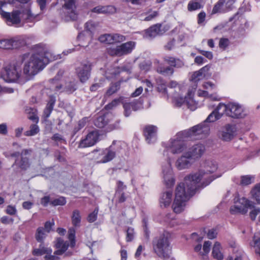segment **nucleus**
Segmentation results:
<instances>
[{
  "label": "nucleus",
  "instance_id": "nucleus-8",
  "mask_svg": "<svg viewBox=\"0 0 260 260\" xmlns=\"http://www.w3.org/2000/svg\"><path fill=\"white\" fill-rule=\"evenodd\" d=\"M163 59L170 66L164 67L162 64H159L156 67V71L159 74L165 76L173 75L174 72V68H181L184 66V61L180 58L170 56H166L164 57Z\"/></svg>",
  "mask_w": 260,
  "mask_h": 260
},
{
  "label": "nucleus",
  "instance_id": "nucleus-21",
  "mask_svg": "<svg viewBox=\"0 0 260 260\" xmlns=\"http://www.w3.org/2000/svg\"><path fill=\"white\" fill-rule=\"evenodd\" d=\"M236 135V127L234 125L228 124L225 125L221 132V138L224 141H230Z\"/></svg>",
  "mask_w": 260,
  "mask_h": 260
},
{
  "label": "nucleus",
  "instance_id": "nucleus-32",
  "mask_svg": "<svg viewBox=\"0 0 260 260\" xmlns=\"http://www.w3.org/2000/svg\"><path fill=\"white\" fill-rule=\"evenodd\" d=\"M71 219L72 223L74 226L79 227L80 226L81 217L80 212L78 210L73 211Z\"/></svg>",
  "mask_w": 260,
  "mask_h": 260
},
{
  "label": "nucleus",
  "instance_id": "nucleus-64",
  "mask_svg": "<svg viewBox=\"0 0 260 260\" xmlns=\"http://www.w3.org/2000/svg\"><path fill=\"white\" fill-rule=\"evenodd\" d=\"M217 235V233L216 230L214 229H212L208 231L207 233V237L210 239H213L216 237Z\"/></svg>",
  "mask_w": 260,
  "mask_h": 260
},
{
  "label": "nucleus",
  "instance_id": "nucleus-16",
  "mask_svg": "<svg viewBox=\"0 0 260 260\" xmlns=\"http://www.w3.org/2000/svg\"><path fill=\"white\" fill-rule=\"evenodd\" d=\"M136 43L134 41H129L117 46L111 50V54L116 56H122L129 54L135 48Z\"/></svg>",
  "mask_w": 260,
  "mask_h": 260
},
{
  "label": "nucleus",
  "instance_id": "nucleus-29",
  "mask_svg": "<svg viewBox=\"0 0 260 260\" xmlns=\"http://www.w3.org/2000/svg\"><path fill=\"white\" fill-rule=\"evenodd\" d=\"M47 232L44 230V228L40 226L38 228L35 234V238L37 242L44 243V241L47 236Z\"/></svg>",
  "mask_w": 260,
  "mask_h": 260
},
{
  "label": "nucleus",
  "instance_id": "nucleus-49",
  "mask_svg": "<svg viewBox=\"0 0 260 260\" xmlns=\"http://www.w3.org/2000/svg\"><path fill=\"white\" fill-rule=\"evenodd\" d=\"M65 89L67 92L69 93H72L77 89V87L74 82H69L67 83Z\"/></svg>",
  "mask_w": 260,
  "mask_h": 260
},
{
  "label": "nucleus",
  "instance_id": "nucleus-52",
  "mask_svg": "<svg viewBox=\"0 0 260 260\" xmlns=\"http://www.w3.org/2000/svg\"><path fill=\"white\" fill-rule=\"evenodd\" d=\"M98 211V209L96 208L92 213L88 215L87 217V220L88 222H93L96 220Z\"/></svg>",
  "mask_w": 260,
  "mask_h": 260
},
{
  "label": "nucleus",
  "instance_id": "nucleus-26",
  "mask_svg": "<svg viewBox=\"0 0 260 260\" xmlns=\"http://www.w3.org/2000/svg\"><path fill=\"white\" fill-rule=\"evenodd\" d=\"M92 12L98 14H112L116 12V8L111 5L98 6L93 8Z\"/></svg>",
  "mask_w": 260,
  "mask_h": 260
},
{
  "label": "nucleus",
  "instance_id": "nucleus-2",
  "mask_svg": "<svg viewBox=\"0 0 260 260\" xmlns=\"http://www.w3.org/2000/svg\"><path fill=\"white\" fill-rule=\"evenodd\" d=\"M198 176L189 174L184 178V183H180L177 186L173 204L175 213H179L183 210L185 203L200 187Z\"/></svg>",
  "mask_w": 260,
  "mask_h": 260
},
{
  "label": "nucleus",
  "instance_id": "nucleus-7",
  "mask_svg": "<svg viewBox=\"0 0 260 260\" xmlns=\"http://www.w3.org/2000/svg\"><path fill=\"white\" fill-rule=\"evenodd\" d=\"M217 169V164L213 160H207L205 161L203 166V169H201L198 172L191 174L192 176H198L199 183L202 179L206 180L201 184L202 187L206 186L209 184L213 180L221 176V174L218 175H213L208 176L209 174L213 173Z\"/></svg>",
  "mask_w": 260,
  "mask_h": 260
},
{
  "label": "nucleus",
  "instance_id": "nucleus-4",
  "mask_svg": "<svg viewBox=\"0 0 260 260\" xmlns=\"http://www.w3.org/2000/svg\"><path fill=\"white\" fill-rule=\"evenodd\" d=\"M208 130V127H205L203 129L202 124H198L187 131L178 133L175 138L170 140L167 148L174 154L183 153L186 148L185 138L199 135L203 132H207Z\"/></svg>",
  "mask_w": 260,
  "mask_h": 260
},
{
  "label": "nucleus",
  "instance_id": "nucleus-18",
  "mask_svg": "<svg viewBox=\"0 0 260 260\" xmlns=\"http://www.w3.org/2000/svg\"><path fill=\"white\" fill-rule=\"evenodd\" d=\"M193 160L190 156L184 151L176 160L175 165L178 170H182L189 168Z\"/></svg>",
  "mask_w": 260,
  "mask_h": 260
},
{
  "label": "nucleus",
  "instance_id": "nucleus-1",
  "mask_svg": "<svg viewBox=\"0 0 260 260\" xmlns=\"http://www.w3.org/2000/svg\"><path fill=\"white\" fill-rule=\"evenodd\" d=\"M21 63L25 62L23 73L29 76H34L43 70L50 61L55 59L46 45L36 47V52L24 53L20 56Z\"/></svg>",
  "mask_w": 260,
  "mask_h": 260
},
{
  "label": "nucleus",
  "instance_id": "nucleus-63",
  "mask_svg": "<svg viewBox=\"0 0 260 260\" xmlns=\"http://www.w3.org/2000/svg\"><path fill=\"white\" fill-rule=\"evenodd\" d=\"M252 209L253 210L250 212L249 216L251 220H254L257 215L260 213V209L254 208V206Z\"/></svg>",
  "mask_w": 260,
  "mask_h": 260
},
{
  "label": "nucleus",
  "instance_id": "nucleus-44",
  "mask_svg": "<svg viewBox=\"0 0 260 260\" xmlns=\"http://www.w3.org/2000/svg\"><path fill=\"white\" fill-rule=\"evenodd\" d=\"M106 81L104 77H101L99 79V82L93 84L90 87V89L91 91H95L100 87L104 86V84Z\"/></svg>",
  "mask_w": 260,
  "mask_h": 260
},
{
  "label": "nucleus",
  "instance_id": "nucleus-42",
  "mask_svg": "<svg viewBox=\"0 0 260 260\" xmlns=\"http://www.w3.org/2000/svg\"><path fill=\"white\" fill-rule=\"evenodd\" d=\"M203 75L199 70L194 72L191 77L190 80L196 84L203 78ZM197 86V85L195 84L194 88H196Z\"/></svg>",
  "mask_w": 260,
  "mask_h": 260
},
{
  "label": "nucleus",
  "instance_id": "nucleus-19",
  "mask_svg": "<svg viewBox=\"0 0 260 260\" xmlns=\"http://www.w3.org/2000/svg\"><path fill=\"white\" fill-rule=\"evenodd\" d=\"M223 114V112H222V108H219V104L218 106L217 107V108L209 115V116L207 117L206 119L204 121V122L201 123L200 124H202L203 129H204V127H206V126L208 127V128L209 129V126L207 125L206 123H208V122L209 123L213 122L216 121L217 120L220 119L222 117ZM209 131V129L208 130V131L207 132H203L201 134H208Z\"/></svg>",
  "mask_w": 260,
  "mask_h": 260
},
{
  "label": "nucleus",
  "instance_id": "nucleus-14",
  "mask_svg": "<svg viewBox=\"0 0 260 260\" xmlns=\"http://www.w3.org/2000/svg\"><path fill=\"white\" fill-rule=\"evenodd\" d=\"M239 204L240 205H235L231 206L230 208V213L232 214H236L240 213L245 214L248 212V209L253 208V203L242 198L239 199Z\"/></svg>",
  "mask_w": 260,
  "mask_h": 260
},
{
  "label": "nucleus",
  "instance_id": "nucleus-57",
  "mask_svg": "<svg viewBox=\"0 0 260 260\" xmlns=\"http://www.w3.org/2000/svg\"><path fill=\"white\" fill-rule=\"evenodd\" d=\"M112 37L113 39V43L115 42H121L125 40V36L118 34H113Z\"/></svg>",
  "mask_w": 260,
  "mask_h": 260
},
{
  "label": "nucleus",
  "instance_id": "nucleus-62",
  "mask_svg": "<svg viewBox=\"0 0 260 260\" xmlns=\"http://www.w3.org/2000/svg\"><path fill=\"white\" fill-rule=\"evenodd\" d=\"M6 213L10 215H14L17 213V210L14 206L8 205L6 209Z\"/></svg>",
  "mask_w": 260,
  "mask_h": 260
},
{
  "label": "nucleus",
  "instance_id": "nucleus-36",
  "mask_svg": "<svg viewBox=\"0 0 260 260\" xmlns=\"http://www.w3.org/2000/svg\"><path fill=\"white\" fill-rule=\"evenodd\" d=\"M87 121L88 118L85 117L78 121L77 125L75 126L73 129V136L85 126Z\"/></svg>",
  "mask_w": 260,
  "mask_h": 260
},
{
  "label": "nucleus",
  "instance_id": "nucleus-60",
  "mask_svg": "<svg viewBox=\"0 0 260 260\" xmlns=\"http://www.w3.org/2000/svg\"><path fill=\"white\" fill-rule=\"evenodd\" d=\"M198 52L203 55V56H205L206 58H207L209 59H212L213 58V53L212 52L208 51H205L201 49H198Z\"/></svg>",
  "mask_w": 260,
  "mask_h": 260
},
{
  "label": "nucleus",
  "instance_id": "nucleus-24",
  "mask_svg": "<svg viewBox=\"0 0 260 260\" xmlns=\"http://www.w3.org/2000/svg\"><path fill=\"white\" fill-rule=\"evenodd\" d=\"M157 130V127L153 125H148L145 126L144 133L148 143H153L155 141Z\"/></svg>",
  "mask_w": 260,
  "mask_h": 260
},
{
  "label": "nucleus",
  "instance_id": "nucleus-28",
  "mask_svg": "<svg viewBox=\"0 0 260 260\" xmlns=\"http://www.w3.org/2000/svg\"><path fill=\"white\" fill-rule=\"evenodd\" d=\"M52 249L44 246V243H41L39 248L33 250L32 254L36 256H41L45 254H51Z\"/></svg>",
  "mask_w": 260,
  "mask_h": 260
},
{
  "label": "nucleus",
  "instance_id": "nucleus-5",
  "mask_svg": "<svg viewBox=\"0 0 260 260\" xmlns=\"http://www.w3.org/2000/svg\"><path fill=\"white\" fill-rule=\"evenodd\" d=\"M169 234L164 232L152 241L154 252L160 258L166 260L171 257V247L169 240Z\"/></svg>",
  "mask_w": 260,
  "mask_h": 260
},
{
  "label": "nucleus",
  "instance_id": "nucleus-45",
  "mask_svg": "<svg viewBox=\"0 0 260 260\" xmlns=\"http://www.w3.org/2000/svg\"><path fill=\"white\" fill-rule=\"evenodd\" d=\"M254 177L250 175L242 176L241 179V184L242 185H248L252 182Z\"/></svg>",
  "mask_w": 260,
  "mask_h": 260
},
{
  "label": "nucleus",
  "instance_id": "nucleus-55",
  "mask_svg": "<svg viewBox=\"0 0 260 260\" xmlns=\"http://www.w3.org/2000/svg\"><path fill=\"white\" fill-rule=\"evenodd\" d=\"M134 230L132 228H128L126 231V240L127 242H131L134 239Z\"/></svg>",
  "mask_w": 260,
  "mask_h": 260
},
{
  "label": "nucleus",
  "instance_id": "nucleus-48",
  "mask_svg": "<svg viewBox=\"0 0 260 260\" xmlns=\"http://www.w3.org/2000/svg\"><path fill=\"white\" fill-rule=\"evenodd\" d=\"M54 225V222L53 220L52 221H47L44 223V230L47 233H49L50 232L53 231V227Z\"/></svg>",
  "mask_w": 260,
  "mask_h": 260
},
{
  "label": "nucleus",
  "instance_id": "nucleus-54",
  "mask_svg": "<svg viewBox=\"0 0 260 260\" xmlns=\"http://www.w3.org/2000/svg\"><path fill=\"white\" fill-rule=\"evenodd\" d=\"M124 98L123 96H120L119 98L115 99L113 100L111 103L106 106V107H108L109 108H112L113 107H115L120 103L122 102Z\"/></svg>",
  "mask_w": 260,
  "mask_h": 260
},
{
  "label": "nucleus",
  "instance_id": "nucleus-15",
  "mask_svg": "<svg viewBox=\"0 0 260 260\" xmlns=\"http://www.w3.org/2000/svg\"><path fill=\"white\" fill-rule=\"evenodd\" d=\"M76 0H67L62 6L66 21L75 20L77 18L75 3Z\"/></svg>",
  "mask_w": 260,
  "mask_h": 260
},
{
  "label": "nucleus",
  "instance_id": "nucleus-43",
  "mask_svg": "<svg viewBox=\"0 0 260 260\" xmlns=\"http://www.w3.org/2000/svg\"><path fill=\"white\" fill-rule=\"evenodd\" d=\"M96 27L95 23L92 21L87 22L85 24V30L91 36L92 32Z\"/></svg>",
  "mask_w": 260,
  "mask_h": 260
},
{
  "label": "nucleus",
  "instance_id": "nucleus-34",
  "mask_svg": "<svg viewBox=\"0 0 260 260\" xmlns=\"http://www.w3.org/2000/svg\"><path fill=\"white\" fill-rule=\"evenodd\" d=\"M226 1L227 0H218L213 8L212 14H214L222 12L223 7L224 5H226Z\"/></svg>",
  "mask_w": 260,
  "mask_h": 260
},
{
  "label": "nucleus",
  "instance_id": "nucleus-17",
  "mask_svg": "<svg viewBox=\"0 0 260 260\" xmlns=\"http://www.w3.org/2000/svg\"><path fill=\"white\" fill-rule=\"evenodd\" d=\"M114 142L108 148L103 150L99 153L100 158L98 160L99 163H106L112 160L116 156Z\"/></svg>",
  "mask_w": 260,
  "mask_h": 260
},
{
  "label": "nucleus",
  "instance_id": "nucleus-59",
  "mask_svg": "<svg viewBox=\"0 0 260 260\" xmlns=\"http://www.w3.org/2000/svg\"><path fill=\"white\" fill-rule=\"evenodd\" d=\"M229 44V40L228 39L221 38L219 42V47L220 48L225 49Z\"/></svg>",
  "mask_w": 260,
  "mask_h": 260
},
{
  "label": "nucleus",
  "instance_id": "nucleus-47",
  "mask_svg": "<svg viewBox=\"0 0 260 260\" xmlns=\"http://www.w3.org/2000/svg\"><path fill=\"white\" fill-rule=\"evenodd\" d=\"M34 109L31 108L26 109V111L27 113H29L30 114L28 116V118L34 122L37 123L38 122V117L36 114L34 113L33 111Z\"/></svg>",
  "mask_w": 260,
  "mask_h": 260
},
{
  "label": "nucleus",
  "instance_id": "nucleus-3",
  "mask_svg": "<svg viewBox=\"0 0 260 260\" xmlns=\"http://www.w3.org/2000/svg\"><path fill=\"white\" fill-rule=\"evenodd\" d=\"M5 5L6 2L0 1V15L9 25L18 24L20 23L21 19L26 22L37 21L40 19V15L32 14L29 7L13 10L12 12H7L2 9Z\"/></svg>",
  "mask_w": 260,
  "mask_h": 260
},
{
  "label": "nucleus",
  "instance_id": "nucleus-51",
  "mask_svg": "<svg viewBox=\"0 0 260 260\" xmlns=\"http://www.w3.org/2000/svg\"><path fill=\"white\" fill-rule=\"evenodd\" d=\"M211 245V242L209 241H205L203 245V249L204 252H200L202 255H206L208 254L210 250V247Z\"/></svg>",
  "mask_w": 260,
  "mask_h": 260
},
{
  "label": "nucleus",
  "instance_id": "nucleus-56",
  "mask_svg": "<svg viewBox=\"0 0 260 260\" xmlns=\"http://www.w3.org/2000/svg\"><path fill=\"white\" fill-rule=\"evenodd\" d=\"M206 16V13L204 11H202L198 15V23L199 25H204V21Z\"/></svg>",
  "mask_w": 260,
  "mask_h": 260
},
{
  "label": "nucleus",
  "instance_id": "nucleus-6",
  "mask_svg": "<svg viewBox=\"0 0 260 260\" xmlns=\"http://www.w3.org/2000/svg\"><path fill=\"white\" fill-rule=\"evenodd\" d=\"M162 173L165 184L168 190L161 193L159 203L161 207H167L170 205L172 199V191L169 188L174 186L175 181L170 162H168L166 168H162Z\"/></svg>",
  "mask_w": 260,
  "mask_h": 260
},
{
  "label": "nucleus",
  "instance_id": "nucleus-13",
  "mask_svg": "<svg viewBox=\"0 0 260 260\" xmlns=\"http://www.w3.org/2000/svg\"><path fill=\"white\" fill-rule=\"evenodd\" d=\"M92 64L89 61H82L75 69L76 74L79 81L85 83L90 78Z\"/></svg>",
  "mask_w": 260,
  "mask_h": 260
},
{
  "label": "nucleus",
  "instance_id": "nucleus-10",
  "mask_svg": "<svg viewBox=\"0 0 260 260\" xmlns=\"http://www.w3.org/2000/svg\"><path fill=\"white\" fill-rule=\"evenodd\" d=\"M219 108H222L223 113H225L227 116L233 118H243L247 115L244 108L237 103H229L226 105L220 103Z\"/></svg>",
  "mask_w": 260,
  "mask_h": 260
},
{
  "label": "nucleus",
  "instance_id": "nucleus-23",
  "mask_svg": "<svg viewBox=\"0 0 260 260\" xmlns=\"http://www.w3.org/2000/svg\"><path fill=\"white\" fill-rule=\"evenodd\" d=\"M161 25L158 23L152 25L148 29L144 30V37L146 38L149 39L162 35L164 32L161 29Z\"/></svg>",
  "mask_w": 260,
  "mask_h": 260
},
{
  "label": "nucleus",
  "instance_id": "nucleus-31",
  "mask_svg": "<svg viewBox=\"0 0 260 260\" xmlns=\"http://www.w3.org/2000/svg\"><path fill=\"white\" fill-rule=\"evenodd\" d=\"M203 8V4L197 2V0H190L187 6V10L189 12H193L200 10Z\"/></svg>",
  "mask_w": 260,
  "mask_h": 260
},
{
  "label": "nucleus",
  "instance_id": "nucleus-38",
  "mask_svg": "<svg viewBox=\"0 0 260 260\" xmlns=\"http://www.w3.org/2000/svg\"><path fill=\"white\" fill-rule=\"evenodd\" d=\"M251 196L256 200L257 204H260V183L256 184L251 191Z\"/></svg>",
  "mask_w": 260,
  "mask_h": 260
},
{
  "label": "nucleus",
  "instance_id": "nucleus-12",
  "mask_svg": "<svg viewBox=\"0 0 260 260\" xmlns=\"http://www.w3.org/2000/svg\"><path fill=\"white\" fill-rule=\"evenodd\" d=\"M26 41L20 36L0 40V48L5 50L17 49L24 46Z\"/></svg>",
  "mask_w": 260,
  "mask_h": 260
},
{
  "label": "nucleus",
  "instance_id": "nucleus-35",
  "mask_svg": "<svg viewBox=\"0 0 260 260\" xmlns=\"http://www.w3.org/2000/svg\"><path fill=\"white\" fill-rule=\"evenodd\" d=\"M120 81L116 82L114 83H112L106 93V95L110 96L116 93L120 89Z\"/></svg>",
  "mask_w": 260,
  "mask_h": 260
},
{
  "label": "nucleus",
  "instance_id": "nucleus-37",
  "mask_svg": "<svg viewBox=\"0 0 260 260\" xmlns=\"http://www.w3.org/2000/svg\"><path fill=\"white\" fill-rule=\"evenodd\" d=\"M30 129L24 132V135L25 136L29 137L37 135L40 131L39 126L36 124L30 125Z\"/></svg>",
  "mask_w": 260,
  "mask_h": 260
},
{
  "label": "nucleus",
  "instance_id": "nucleus-50",
  "mask_svg": "<svg viewBox=\"0 0 260 260\" xmlns=\"http://www.w3.org/2000/svg\"><path fill=\"white\" fill-rule=\"evenodd\" d=\"M123 107L124 109V115L125 117H128L131 114L132 108L129 103H123Z\"/></svg>",
  "mask_w": 260,
  "mask_h": 260
},
{
  "label": "nucleus",
  "instance_id": "nucleus-41",
  "mask_svg": "<svg viewBox=\"0 0 260 260\" xmlns=\"http://www.w3.org/2000/svg\"><path fill=\"white\" fill-rule=\"evenodd\" d=\"M67 203L66 199L63 197H59L58 198L54 199L51 201L50 205L53 206H63Z\"/></svg>",
  "mask_w": 260,
  "mask_h": 260
},
{
  "label": "nucleus",
  "instance_id": "nucleus-46",
  "mask_svg": "<svg viewBox=\"0 0 260 260\" xmlns=\"http://www.w3.org/2000/svg\"><path fill=\"white\" fill-rule=\"evenodd\" d=\"M129 103L132 110L134 111L139 110L142 108V103L140 100L129 102Z\"/></svg>",
  "mask_w": 260,
  "mask_h": 260
},
{
  "label": "nucleus",
  "instance_id": "nucleus-53",
  "mask_svg": "<svg viewBox=\"0 0 260 260\" xmlns=\"http://www.w3.org/2000/svg\"><path fill=\"white\" fill-rule=\"evenodd\" d=\"M160 83H158L157 84V90L159 92H161L162 93L167 94V85L164 81L161 80Z\"/></svg>",
  "mask_w": 260,
  "mask_h": 260
},
{
  "label": "nucleus",
  "instance_id": "nucleus-58",
  "mask_svg": "<svg viewBox=\"0 0 260 260\" xmlns=\"http://www.w3.org/2000/svg\"><path fill=\"white\" fill-rule=\"evenodd\" d=\"M143 227L145 237L148 239L149 238V231L147 227V220L146 218L143 219Z\"/></svg>",
  "mask_w": 260,
  "mask_h": 260
},
{
  "label": "nucleus",
  "instance_id": "nucleus-40",
  "mask_svg": "<svg viewBox=\"0 0 260 260\" xmlns=\"http://www.w3.org/2000/svg\"><path fill=\"white\" fill-rule=\"evenodd\" d=\"M99 40L102 43H105L108 44H113L112 35L111 34L102 35L99 38Z\"/></svg>",
  "mask_w": 260,
  "mask_h": 260
},
{
  "label": "nucleus",
  "instance_id": "nucleus-61",
  "mask_svg": "<svg viewBox=\"0 0 260 260\" xmlns=\"http://www.w3.org/2000/svg\"><path fill=\"white\" fill-rule=\"evenodd\" d=\"M0 221L4 224H13L14 222V219L12 218H9L7 216H4L1 218Z\"/></svg>",
  "mask_w": 260,
  "mask_h": 260
},
{
  "label": "nucleus",
  "instance_id": "nucleus-22",
  "mask_svg": "<svg viewBox=\"0 0 260 260\" xmlns=\"http://www.w3.org/2000/svg\"><path fill=\"white\" fill-rule=\"evenodd\" d=\"M205 150L204 145L201 144L194 145L189 148L185 152L190 156L192 160L200 158Z\"/></svg>",
  "mask_w": 260,
  "mask_h": 260
},
{
  "label": "nucleus",
  "instance_id": "nucleus-9",
  "mask_svg": "<svg viewBox=\"0 0 260 260\" xmlns=\"http://www.w3.org/2000/svg\"><path fill=\"white\" fill-rule=\"evenodd\" d=\"M32 152L31 148L24 149L21 152V157L15 159L12 167L16 173H21L27 171L31 166V162L27 155H30Z\"/></svg>",
  "mask_w": 260,
  "mask_h": 260
},
{
  "label": "nucleus",
  "instance_id": "nucleus-11",
  "mask_svg": "<svg viewBox=\"0 0 260 260\" xmlns=\"http://www.w3.org/2000/svg\"><path fill=\"white\" fill-rule=\"evenodd\" d=\"M21 73L20 66L9 64L5 67L1 73V77L7 82H14L19 80Z\"/></svg>",
  "mask_w": 260,
  "mask_h": 260
},
{
  "label": "nucleus",
  "instance_id": "nucleus-27",
  "mask_svg": "<svg viewBox=\"0 0 260 260\" xmlns=\"http://www.w3.org/2000/svg\"><path fill=\"white\" fill-rule=\"evenodd\" d=\"M55 102L56 99L54 96L51 95L49 97V101L43 112V116L45 119L48 118L50 116L53 109Z\"/></svg>",
  "mask_w": 260,
  "mask_h": 260
},
{
  "label": "nucleus",
  "instance_id": "nucleus-39",
  "mask_svg": "<svg viewBox=\"0 0 260 260\" xmlns=\"http://www.w3.org/2000/svg\"><path fill=\"white\" fill-rule=\"evenodd\" d=\"M75 233V230L73 228H70L68 231V239L70 242V246L72 248L74 247L76 245Z\"/></svg>",
  "mask_w": 260,
  "mask_h": 260
},
{
  "label": "nucleus",
  "instance_id": "nucleus-30",
  "mask_svg": "<svg viewBox=\"0 0 260 260\" xmlns=\"http://www.w3.org/2000/svg\"><path fill=\"white\" fill-rule=\"evenodd\" d=\"M212 254L213 257L217 260L223 259V256L220 251V244L218 242H216L214 243Z\"/></svg>",
  "mask_w": 260,
  "mask_h": 260
},
{
  "label": "nucleus",
  "instance_id": "nucleus-25",
  "mask_svg": "<svg viewBox=\"0 0 260 260\" xmlns=\"http://www.w3.org/2000/svg\"><path fill=\"white\" fill-rule=\"evenodd\" d=\"M111 118V114L108 113L99 115L94 120V124L97 127L103 128L110 122Z\"/></svg>",
  "mask_w": 260,
  "mask_h": 260
},
{
  "label": "nucleus",
  "instance_id": "nucleus-20",
  "mask_svg": "<svg viewBox=\"0 0 260 260\" xmlns=\"http://www.w3.org/2000/svg\"><path fill=\"white\" fill-rule=\"evenodd\" d=\"M99 137L98 131H91L87 135L84 139L80 141L79 147L84 148L93 146L98 141Z\"/></svg>",
  "mask_w": 260,
  "mask_h": 260
},
{
  "label": "nucleus",
  "instance_id": "nucleus-33",
  "mask_svg": "<svg viewBox=\"0 0 260 260\" xmlns=\"http://www.w3.org/2000/svg\"><path fill=\"white\" fill-rule=\"evenodd\" d=\"M55 246L56 249H60L66 251L69 246V244L68 241H64L62 238L59 237L56 239Z\"/></svg>",
  "mask_w": 260,
  "mask_h": 260
}]
</instances>
